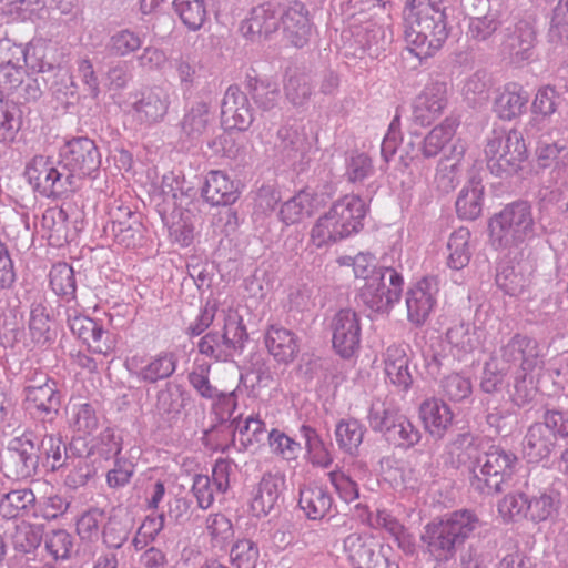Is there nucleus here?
I'll use <instances>...</instances> for the list:
<instances>
[{"mask_svg": "<svg viewBox=\"0 0 568 568\" xmlns=\"http://www.w3.org/2000/svg\"><path fill=\"white\" fill-rule=\"evenodd\" d=\"M443 0H408L404 10L405 39L423 59L434 55L448 37Z\"/></svg>", "mask_w": 568, "mask_h": 568, "instance_id": "1", "label": "nucleus"}, {"mask_svg": "<svg viewBox=\"0 0 568 568\" xmlns=\"http://www.w3.org/2000/svg\"><path fill=\"white\" fill-rule=\"evenodd\" d=\"M479 525L480 520L474 511L456 510L427 524L423 540L437 561H447L455 556L456 547L463 545Z\"/></svg>", "mask_w": 568, "mask_h": 568, "instance_id": "2", "label": "nucleus"}, {"mask_svg": "<svg viewBox=\"0 0 568 568\" xmlns=\"http://www.w3.org/2000/svg\"><path fill=\"white\" fill-rule=\"evenodd\" d=\"M534 224L531 206L514 202L489 219V241L497 250L517 248L532 236Z\"/></svg>", "mask_w": 568, "mask_h": 568, "instance_id": "3", "label": "nucleus"}, {"mask_svg": "<svg viewBox=\"0 0 568 568\" xmlns=\"http://www.w3.org/2000/svg\"><path fill=\"white\" fill-rule=\"evenodd\" d=\"M484 152L489 170L496 175L517 173L528 159L525 139L516 129L495 131Z\"/></svg>", "mask_w": 568, "mask_h": 568, "instance_id": "4", "label": "nucleus"}, {"mask_svg": "<svg viewBox=\"0 0 568 568\" xmlns=\"http://www.w3.org/2000/svg\"><path fill=\"white\" fill-rule=\"evenodd\" d=\"M517 457L510 452L491 448L477 458L470 468V484L480 491H499L501 484L515 471Z\"/></svg>", "mask_w": 568, "mask_h": 568, "instance_id": "5", "label": "nucleus"}, {"mask_svg": "<svg viewBox=\"0 0 568 568\" xmlns=\"http://www.w3.org/2000/svg\"><path fill=\"white\" fill-rule=\"evenodd\" d=\"M404 277L393 267H379V274L373 275L359 288L362 302L372 311L388 313L400 301Z\"/></svg>", "mask_w": 568, "mask_h": 568, "instance_id": "6", "label": "nucleus"}, {"mask_svg": "<svg viewBox=\"0 0 568 568\" xmlns=\"http://www.w3.org/2000/svg\"><path fill=\"white\" fill-rule=\"evenodd\" d=\"M368 420L373 429L384 432L388 442L408 449L422 439L420 430L403 414L383 409H372Z\"/></svg>", "mask_w": 568, "mask_h": 568, "instance_id": "7", "label": "nucleus"}, {"mask_svg": "<svg viewBox=\"0 0 568 568\" xmlns=\"http://www.w3.org/2000/svg\"><path fill=\"white\" fill-rule=\"evenodd\" d=\"M329 326L334 351L343 358L353 357L361 347V315L353 308H341L333 315Z\"/></svg>", "mask_w": 568, "mask_h": 568, "instance_id": "8", "label": "nucleus"}, {"mask_svg": "<svg viewBox=\"0 0 568 568\" xmlns=\"http://www.w3.org/2000/svg\"><path fill=\"white\" fill-rule=\"evenodd\" d=\"M246 339V327L242 320L229 318L221 335L216 332L205 334L199 341L197 348L202 355L217 361L225 359L232 351L242 348Z\"/></svg>", "mask_w": 568, "mask_h": 568, "instance_id": "9", "label": "nucleus"}, {"mask_svg": "<svg viewBox=\"0 0 568 568\" xmlns=\"http://www.w3.org/2000/svg\"><path fill=\"white\" fill-rule=\"evenodd\" d=\"M38 462L33 442L26 436H18L8 444L2 459V469L8 478L27 479L36 474Z\"/></svg>", "mask_w": 568, "mask_h": 568, "instance_id": "10", "label": "nucleus"}, {"mask_svg": "<svg viewBox=\"0 0 568 568\" xmlns=\"http://www.w3.org/2000/svg\"><path fill=\"white\" fill-rule=\"evenodd\" d=\"M281 4L267 1L254 7L250 16L241 22L242 36L255 43H263L280 29Z\"/></svg>", "mask_w": 568, "mask_h": 568, "instance_id": "11", "label": "nucleus"}, {"mask_svg": "<svg viewBox=\"0 0 568 568\" xmlns=\"http://www.w3.org/2000/svg\"><path fill=\"white\" fill-rule=\"evenodd\" d=\"M280 27L287 43L296 48L306 45L312 36L313 23L305 4L293 1L285 8L281 6Z\"/></svg>", "mask_w": 568, "mask_h": 568, "instance_id": "12", "label": "nucleus"}, {"mask_svg": "<svg viewBox=\"0 0 568 568\" xmlns=\"http://www.w3.org/2000/svg\"><path fill=\"white\" fill-rule=\"evenodd\" d=\"M367 211L368 207L361 196L346 194L336 200L327 212L335 223H338V227L347 239L362 230Z\"/></svg>", "mask_w": 568, "mask_h": 568, "instance_id": "13", "label": "nucleus"}, {"mask_svg": "<svg viewBox=\"0 0 568 568\" xmlns=\"http://www.w3.org/2000/svg\"><path fill=\"white\" fill-rule=\"evenodd\" d=\"M65 168L79 178L89 176L100 166V155L94 142L88 138L74 139L62 154Z\"/></svg>", "mask_w": 568, "mask_h": 568, "instance_id": "14", "label": "nucleus"}, {"mask_svg": "<svg viewBox=\"0 0 568 568\" xmlns=\"http://www.w3.org/2000/svg\"><path fill=\"white\" fill-rule=\"evenodd\" d=\"M437 288L429 277H422L406 292L407 318L416 326L423 325L436 305Z\"/></svg>", "mask_w": 568, "mask_h": 568, "instance_id": "15", "label": "nucleus"}, {"mask_svg": "<svg viewBox=\"0 0 568 568\" xmlns=\"http://www.w3.org/2000/svg\"><path fill=\"white\" fill-rule=\"evenodd\" d=\"M26 176L42 196L51 197L63 193L62 174L48 156H34L26 168Z\"/></svg>", "mask_w": 568, "mask_h": 568, "instance_id": "16", "label": "nucleus"}, {"mask_svg": "<svg viewBox=\"0 0 568 568\" xmlns=\"http://www.w3.org/2000/svg\"><path fill=\"white\" fill-rule=\"evenodd\" d=\"M418 416L425 432L438 439L445 436L455 418L449 405L436 397L427 398L420 404Z\"/></svg>", "mask_w": 568, "mask_h": 568, "instance_id": "17", "label": "nucleus"}, {"mask_svg": "<svg viewBox=\"0 0 568 568\" xmlns=\"http://www.w3.org/2000/svg\"><path fill=\"white\" fill-rule=\"evenodd\" d=\"M68 322L71 332L82 339L92 353L108 355L112 352L113 345L102 324L81 314L69 315Z\"/></svg>", "mask_w": 568, "mask_h": 568, "instance_id": "18", "label": "nucleus"}, {"mask_svg": "<svg viewBox=\"0 0 568 568\" xmlns=\"http://www.w3.org/2000/svg\"><path fill=\"white\" fill-rule=\"evenodd\" d=\"M383 364L386 382L398 390L407 392L414 379L406 347L402 345L388 346L383 355Z\"/></svg>", "mask_w": 568, "mask_h": 568, "instance_id": "19", "label": "nucleus"}, {"mask_svg": "<svg viewBox=\"0 0 568 568\" xmlns=\"http://www.w3.org/2000/svg\"><path fill=\"white\" fill-rule=\"evenodd\" d=\"M285 478L278 474H265L252 494L250 509L256 517L268 515L283 491Z\"/></svg>", "mask_w": 568, "mask_h": 568, "instance_id": "20", "label": "nucleus"}, {"mask_svg": "<svg viewBox=\"0 0 568 568\" xmlns=\"http://www.w3.org/2000/svg\"><path fill=\"white\" fill-rule=\"evenodd\" d=\"M446 103V84L444 82H432L415 99L414 115L422 123L429 124L443 113Z\"/></svg>", "mask_w": 568, "mask_h": 568, "instance_id": "21", "label": "nucleus"}, {"mask_svg": "<svg viewBox=\"0 0 568 568\" xmlns=\"http://www.w3.org/2000/svg\"><path fill=\"white\" fill-rule=\"evenodd\" d=\"M240 194L239 184L225 172L215 170L207 174L203 196L212 205H231L237 201Z\"/></svg>", "mask_w": 568, "mask_h": 568, "instance_id": "22", "label": "nucleus"}, {"mask_svg": "<svg viewBox=\"0 0 568 568\" xmlns=\"http://www.w3.org/2000/svg\"><path fill=\"white\" fill-rule=\"evenodd\" d=\"M528 93L518 83H507L494 101V111L504 121L519 118L527 108Z\"/></svg>", "mask_w": 568, "mask_h": 568, "instance_id": "23", "label": "nucleus"}, {"mask_svg": "<svg viewBox=\"0 0 568 568\" xmlns=\"http://www.w3.org/2000/svg\"><path fill=\"white\" fill-rule=\"evenodd\" d=\"M298 506L311 520L326 517L333 507V498L322 485L311 483L300 490Z\"/></svg>", "mask_w": 568, "mask_h": 568, "instance_id": "24", "label": "nucleus"}, {"mask_svg": "<svg viewBox=\"0 0 568 568\" xmlns=\"http://www.w3.org/2000/svg\"><path fill=\"white\" fill-rule=\"evenodd\" d=\"M267 351L278 362H292L298 354L300 346L297 337L290 329L271 325L265 334Z\"/></svg>", "mask_w": 568, "mask_h": 568, "instance_id": "25", "label": "nucleus"}, {"mask_svg": "<svg viewBox=\"0 0 568 568\" xmlns=\"http://www.w3.org/2000/svg\"><path fill=\"white\" fill-rule=\"evenodd\" d=\"M527 521L541 524L556 519L561 508L560 494L544 489L538 495L528 496Z\"/></svg>", "mask_w": 568, "mask_h": 568, "instance_id": "26", "label": "nucleus"}, {"mask_svg": "<svg viewBox=\"0 0 568 568\" xmlns=\"http://www.w3.org/2000/svg\"><path fill=\"white\" fill-rule=\"evenodd\" d=\"M253 114L244 94L227 93L222 106V122L229 130H246Z\"/></svg>", "mask_w": 568, "mask_h": 568, "instance_id": "27", "label": "nucleus"}, {"mask_svg": "<svg viewBox=\"0 0 568 568\" xmlns=\"http://www.w3.org/2000/svg\"><path fill=\"white\" fill-rule=\"evenodd\" d=\"M41 227L43 236L54 247H61L67 244L72 235L68 213L62 207L45 210L42 215Z\"/></svg>", "mask_w": 568, "mask_h": 568, "instance_id": "28", "label": "nucleus"}, {"mask_svg": "<svg viewBox=\"0 0 568 568\" xmlns=\"http://www.w3.org/2000/svg\"><path fill=\"white\" fill-rule=\"evenodd\" d=\"M471 255V233L467 227H458L447 240V266L456 271L463 270L469 264Z\"/></svg>", "mask_w": 568, "mask_h": 568, "instance_id": "29", "label": "nucleus"}, {"mask_svg": "<svg viewBox=\"0 0 568 568\" xmlns=\"http://www.w3.org/2000/svg\"><path fill=\"white\" fill-rule=\"evenodd\" d=\"M233 440H237L241 448L255 450L260 447L266 432V426L258 415L239 416L233 420Z\"/></svg>", "mask_w": 568, "mask_h": 568, "instance_id": "30", "label": "nucleus"}, {"mask_svg": "<svg viewBox=\"0 0 568 568\" xmlns=\"http://www.w3.org/2000/svg\"><path fill=\"white\" fill-rule=\"evenodd\" d=\"M366 433L365 426L356 418L339 419L334 429L338 449L349 456H357Z\"/></svg>", "mask_w": 568, "mask_h": 568, "instance_id": "31", "label": "nucleus"}, {"mask_svg": "<svg viewBox=\"0 0 568 568\" xmlns=\"http://www.w3.org/2000/svg\"><path fill=\"white\" fill-rule=\"evenodd\" d=\"M556 446L554 435L544 423L529 427L525 438V454L530 462H540L551 454Z\"/></svg>", "mask_w": 568, "mask_h": 568, "instance_id": "32", "label": "nucleus"}, {"mask_svg": "<svg viewBox=\"0 0 568 568\" xmlns=\"http://www.w3.org/2000/svg\"><path fill=\"white\" fill-rule=\"evenodd\" d=\"M504 352L516 359L515 354L520 355V366L525 372H532L540 363L541 352L536 339L526 335L516 334L505 346Z\"/></svg>", "mask_w": 568, "mask_h": 568, "instance_id": "33", "label": "nucleus"}, {"mask_svg": "<svg viewBox=\"0 0 568 568\" xmlns=\"http://www.w3.org/2000/svg\"><path fill=\"white\" fill-rule=\"evenodd\" d=\"M316 204L315 194L307 190H302L282 204L278 212L280 220L285 225L297 224L313 212Z\"/></svg>", "mask_w": 568, "mask_h": 568, "instance_id": "34", "label": "nucleus"}, {"mask_svg": "<svg viewBox=\"0 0 568 568\" xmlns=\"http://www.w3.org/2000/svg\"><path fill=\"white\" fill-rule=\"evenodd\" d=\"M26 400L28 407L40 415L57 413L60 406L55 383L51 379H47L42 385L28 387Z\"/></svg>", "mask_w": 568, "mask_h": 568, "instance_id": "35", "label": "nucleus"}, {"mask_svg": "<svg viewBox=\"0 0 568 568\" xmlns=\"http://www.w3.org/2000/svg\"><path fill=\"white\" fill-rule=\"evenodd\" d=\"M458 128L457 120L446 118L440 124L433 128L424 138L422 143V154L424 158H434L438 155L444 146L452 141Z\"/></svg>", "mask_w": 568, "mask_h": 568, "instance_id": "36", "label": "nucleus"}, {"mask_svg": "<svg viewBox=\"0 0 568 568\" xmlns=\"http://www.w3.org/2000/svg\"><path fill=\"white\" fill-rule=\"evenodd\" d=\"M484 186L471 182L464 186L456 201V212L462 220H476L483 211Z\"/></svg>", "mask_w": 568, "mask_h": 568, "instance_id": "37", "label": "nucleus"}, {"mask_svg": "<svg viewBox=\"0 0 568 568\" xmlns=\"http://www.w3.org/2000/svg\"><path fill=\"white\" fill-rule=\"evenodd\" d=\"M326 211L312 225L310 231V244L316 248L331 246L346 236Z\"/></svg>", "mask_w": 568, "mask_h": 568, "instance_id": "38", "label": "nucleus"}, {"mask_svg": "<svg viewBox=\"0 0 568 568\" xmlns=\"http://www.w3.org/2000/svg\"><path fill=\"white\" fill-rule=\"evenodd\" d=\"M344 551L354 568H373L375 552L366 538L351 534L344 540Z\"/></svg>", "mask_w": 568, "mask_h": 568, "instance_id": "39", "label": "nucleus"}, {"mask_svg": "<svg viewBox=\"0 0 568 568\" xmlns=\"http://www.w3.org/2000/svg\"><path fill=\"white\" fill-rule=\"evenodd\" d=\"M169 105L168 97L163 89L151 88L142 93V98L134 104L138 113L144 115L148 121H158L164 116Z\"/></svg>", "mask_w": 568, "mask_h": 568, "instance_id": "40", "label": "nucleus"}, {"mask_svg": "<svg viewBox=\"0 0 568 568\" xmlns=\"http://www.w3.org/2000/svg\"><path fill=\"white\" fill-rule=\"evenodd\" d=\"M69 427L79 436L91 435L98 429L97 413L89 403L72 404L68 412Z\"/></svg>", "mask_w": 568, "mask_h": 568, "instance_id": "41", "label": "nucleus"}, {"mask_svg": "<svg viewBox=\"0 0 568 568\" xmlns=\"http://www.w3.org/2000/svg\"><path fill=\"white\" fill-rule=\"evenodd\" d=\"M528 495L523 491L506 494L497 504V511L506 524L527 520Z\"/></svg>", "mask_w": 568, "mask_h": 568, "instance_id": "42", "label": "nucleus"}, {"mask_svg": "<svg viewBox=\"0 0 568 568\" xmlns=\"http://www.w3.org/2000/svg\"><path fill=\"white\" fill-rule=\"evenodd\" d=\"M173 6L182 22L190 30H199L206 20L204 0H174Z\"/></svg>", "mask_w": 568, "mask_h": 568, "instance_id": "43", "label": "nucleus"}, {"mask_svg": "<svg viewBox=\"0 0 568 568\" xmlns=\"http://www.w3.org/2000/svg\"><path fill=\"white\" fill-rule=\"evenodd\" d=\"M538 164L542 168L556 170L568 166V146L557 142H541L536 150Z\"/></svg>", "mask_w": 568, "mask_h": 568, "instance_id": "44", "label": "nucleus"}, {"mask_svg": "<svg viewBox=\"0 0 568 568\" xmlns=\"http://www.w3.org/2000/svg\"><path fill=\"white\" fill-rule=\"evenodd\" d=\"M176 368V359L172 353H161L156 355L140 372V377L149 383H155L159 379L171 376Z\"/></svg>", "mask_w": 568, "mask_h": 568, "instance_id": "45", "label": "nucleus"}, {"mask_svg": "<svg viewBox=\"0 0 568 568\" xmlns=\"http://www.w3.org/2000/svg\"><path fill=\"white\" fill-rule=\"evenodd\" d=\"M34 501L36 496L31 489L12 490L0 500V514L6 518H16Z\"/></svg>", "mask_w": 568, "mask_h": 568, "instance_id": "46", "label": "nucleus"}, {"mask_svg": "<svg viewBox=\"0 0 568 568\" xmlns=\"http://www.w3.org/2000/svg\"><path fill=\"white\" fill-rule=\"evenodd\" d=\"M50 286L53 292L61 296H74L77 285L73 268L64 263H57L49 273Z\"/></svg>", "mask_w": 568, "mask_h": 568, "instance_id": "47", "label": "nucleus"}, {"mask_svg": "<svg viewBox=\"0 0 568 568\" xmlns=\"http://www.w3.org/2000/svg\"><path fill=\"white\" fill-rule=\"evenodd\" d=\"M258 558V547L251 539H239L231 547L230 562L234 568H256Z\"/></svg>", "mask_w": 568, "mask_h": 568, "instance_id": "48", "label": "nucleus"}, {"mask_svg": "<svg viewBox=\"0 0 568 568\" xmlns=\"http://www.w3.org/2000/svg\"><path fill=\"white\" fill-rule=\"evenodd\" d=\"M536 40V32L532 24L528 21H519L514 29V32L508 39V47L515 51L516 55L526 58V53L534 47Z\"/></svg>", "mask_w": 568, "mask_h": 568, "instance_id": "49", "label": "nucleus"}, {"mask_svg": "<svg viewBox=\"0 0 568 568\" xmlns=\"http://www.w3.org/2000/svg\"><path fill=\"white\" fill-rule=\"evenodd\" d=\"M270 449L285 460H294L301 450L300 443L280 429L273 428L267 436Z\"/></svg>", "mask_w": 568, "mask_h": 568, "instance_id": "50", "label": "nucleus"}, {"mask_svg": "<svg viewBox=\"0 0 568 568\" xmlns=\"http://www.w3.org/2000/svg\"><path fill=\"white\" fill-rule=\"evenodd\" d=\"M29 331L36 344H44L50 339V315L47 307L42 304L32 307Z\"/></svg>", "mask_w": 568, "mask_h": 568, "instance_id": "51", "label": "nucleus"}, {"mask_svg": "<svg viewBox=\"0 0 568 568\" xmlns=\"http://www.w3.org/2000/svg\"><path fill=\"white\" fill-rule=\"evenodd\" d=\"M142 45V39L133 31L121 30L110 39L109 51L115 57H125L138 51Z\"/></svg>", "mask_w": 568, "mask_h": 568, "instance_id": "52", "label": "nucleus"}, {"mask_svg": "<svg viewBox=\"0 0 568 568\" xmlns=\"http://www.w3.org/2000/svg\"><path fill=\"white\" fill-rule=\"evenodd\" d=\"M20 121L13 114V108L4 101L0 92V143L9 144L16 140Z\"/></svg>", "mask_w": 568, "mask_h": 568, "instance_id": "53", "label": "nucleus"}, {"mask_svg": "<svg viewBox=\"0 0 568 568\" xmlns=\"http://www.w3.org/2000/svg\"><path fill=\"white\" fill-rule=\"evenodd\" d=\"M442 387L444 394L452 402H462L469 397L473 392L470 379L458 373L446 376Z\"/></svg>", "mask_w": 568, "mask_h": 568, "instance_id": "54", "label": "nucleus"}, {"mask_svg": "<svg viewBox=\"0 0 568 568\" xmlns=\"http://www.w3.org/2000/svg\"><path fill=\"white\" fill-rule=\"evenodd\" d=\"M328 476L331 484L342 500L352 503L359 497L358 484L349 475L342 470H333Z\"/></svg>", "mask_w": 568, "mask_h": 568, "instance_id": "55", "label": "nucleus"}, {"mask_svg": "<svg viewBox=\"0 0 568 568\" xmlns=\"http://www.w3.org/2000/svg\"><path fill=\"white\" fill-rule=\"evenodd\" d=\"M45 548L55 560L68 559L73 548L72 537L65 530H54L48 536Z\"/></svg>", "mask_w": 568, "mask_h": 568, "instance_id": "56", "label": "nucleus"}, {"mask_svg": "<svg viewBox=\"0 0 568 568\" xmlns=\"http://www.w3.org/2000/svg\"><path fill=\"white\" fill-rule=\"evenodd\" d=\"M70 503L60 495H50L39 500L36 515L52 520L67 513Z\"/></svg>", "mask_w": 568, "mask_h": 568, "instance_id": "57", "label": "nucleus"}, {"mask_svg": "<svg viewBox=\"0 0 568 568\" xmlns=\"http://www.w3.org/2000/svg\"><path fill=\"white\" fill-rule=\"evenodd\" d=\"M374 171L371 158L358 153L352 155L346 166V178L351 183L363 182Z\"/></svg>", "mask_w": 568, "mask_h": 568, "instance_id": "58", "label": "nucleus"}, {"mask_svg": "<svg viewBox=\"0 0 568 568\" xmlns=\"http://www.w3.org/2000/svg\"><path fill=\"white\" fill-rule=\"evenodd\" d=\"M192 491L199 506L203 509H207L212 506L215 494L219 493L207 475H196L194 477Z\"/></svg>", "mask_w": 568, "mask_h": 568, "instance_id": "59", "label": "nucleus"}, {"mask_svg": "<svg viewBox=\"0 0 568 568\" xmlns=\"http://www.w3.org/2000/svg\"><path fill=\"white\" fill-rule=\"evenodd\" d=\"M206 528L216 544H222L233 536L232 523L222 514L210 515L206 519Z\"/></svg>", "mask_w": 568, "mask_h": 568, "instance_id": "60", "label": "nucleus"}, {"mask_svg": "<svg viewBox=\"0 0 568 568\" xmlns=\"http://www.w3.org/2000/svg\"><path fill=\"white\" fill-rule=\"evenodd\" d=\"M104 515L98 509H92L83 514L77 523V531L82 539L92 540L97 538L100 531Z\"/></svg>", "mask_w": 568, "mask_h": 568, "instance_id": "61", "label": "nucleus"}, {"mask_svg": "<svg viewBox=\"0 0 568 568\" xmlns=\"http://www.w3.org/2000/svg\"><path fill=\"white\" fill-rule=\"evenodd\" d=\"M556 92L552 88L546 87L537 91L532 101V112L541 116H549L556 111Z\"/></svg>", "mask_w": 568, "mask_h": 568, "instance_id": "62", "label": "nucleus"}, {"mask_svg": "<svg viewBox=\"0 0 568 568\" xmlns=\"http://www.w3.org/2000/svg\"><path fill=\"white\" fill-rule=\"evenodd\" d=\"M552 29L565 44H568V0H559L554 10Z\"/></svg>", "mask_w": 568, "mask_h": 568, "instance_id": "63", "label": "nucleus"}, {"mask_svg": "<svg viewBox=\"0 0 568 568\" xmlns=\"http://www.w3.org/2000/svg\"><path fill=\"white\" fill-rule=\"evenodd\" d=\"M544 424L557 437L568 438V415L559 410H548L544 416Z\"/></svg>", "mask_w": 568, "mask_h": 568, "instance_id": "64", "label": "nucleus"}]
</instances>
